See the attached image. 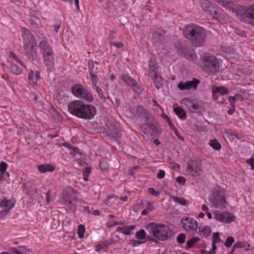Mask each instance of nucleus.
<instances>
[{
  "label": "nucleus",
  "instance_id": "nucleus-1",
  "mask_svg": "<svg viewBox=\"0 0 254 254\" xmlns=\"http://www.w3.org/2000/svg\"><path fill=\"white\" fill-rule=\"evenodd\" d=\"M68 110L77 118L91 120L96 114V108L92 105L84 103L81 100H74L68 105Z\"/></svg>",
  "mask_w": 254,
  "mask_h": 254
},
{
  "label": "nucleus",
  "instance_id": "nucleus-2",
  "mask_svg": "<svg viewBox=\"0 0 254 254\" xmlns=\"http://www.w3.org/2000/svg\"><path fill=\"white\" fill-rule=\"evenodd\" d=\"M183 34L194 47H201L204 45L207 37L205 29L196 24L189 25L183 30Z\"/></svg>",
  "mask_w": 254,
  "mask_h": 254
},
{
  "label": "nucleus",
  "instance_id": "nucleus-3",
  "mask_svg": "<svg viewBox=\"0 0 254 254\" xmlns=\"http://www.w3.org/2000/svg\"><path fill=\"white\" fill-rule=\"evenodd\" d=\"M24 50L26 57L34 61L37 57L36 41L30 31L26 28L22 29Z\"/></svg>",
  "mask_w": 254,
  "mask_h": 254
},
{
  "label": "nucleus",
  "instance_id": "nucleus-4",
  "mask_svg": "<svg viewBox=\"0 0 254 254\" xmlns=\"http://www.w3.org/2000/svg\"><path fill=\"white\" fill-rule=\"evenodd\" d=\"M147 228L152 233L153 236L157 240H153V242L159 241H164L171 238V235L169 232V229L162 223L157 224L154 222L148 224Z\"/></svg>",
  "mask_w": 254,
  "mask_h": 254
},
{
  "label": "nucleus",
  "instance_id": "nucleus-5",
  "mask_svg": "<svg viewBox=\"0 0 254 254\" xmlns=\"http://www.w3.org/2000/svg\"><path fill=\"white\" fill-rule=\"evenodd\" d=\"M236 13L242 21L254 25V4L248 7L239 6Z\"/></svg>",
  "mask_w": 254,
  "mask_h": 254
},
{
  "label": "nucleus",
  "instance_id": "nucleus-6",
  "mask_svg": "<svg viewBox=\"0 0 254 254\" xmlns=\"http://www.w3.org/2000/svg\"><path fill=\"white\" fill-rule=\"evenodd\" d=\"M71 91L74 96L81 100L88 103H91L93 100L92 92L81 84H74L71 87Z\"/></svg>",
  "mask_w": 254,
  "mask_h": 254
},
{
  "label": "nucleus",
  "instance_id": "nucleus-7",
  "mask_svg": "<svg viewBox=\"0 0 254 254\" xmlns=\"http://www.w3.org/2000/svg\"><path fill=\"white\" fill-rule=\"evenodd\" d=\"M204 69L212 74H215L219 70V63L218 59L214 56L209 54L203 57Z\"/></svg>",
  "mask_w": 254,
  "mask_h": 254
},
{
  "label": "nucleus",
  "instance_id": "nucleus-8",
  "mask_svg": "<svg viewBox=\"0 0 254 254\" xmlns=\"http://www.w3.org/2000/svg\"><path fill=\"white\" fill-rule=\"evenodd\" d=\"M209 201L215 208L224 207L226 206L225 193L223 190H215L209 197Z\"/></svg>",
  "mask_w": 254,
  "mask_h": 254
},
{
  "label": "nucleus",
  "instance_id": "nucleus-9",
  "mask_svg": "<svg viewBox=\"0 0 254 254\" xmlns=\"http://www.w3.org/2000/svg\"><path fill=\"white\" fill-rule=\"evenodd\" d=\"M181 105H184L189 112L191 113H198L203 108V103L196 99L190 98H184L180 101Z\"/></svg>",
  "mask_w": 254,
  "mask_h": 254
},
{
  "label": "nucleus",
  "instance_id": "nucleus-10",
  "mask_svg": "<svg viewBox=\"0 0 254 254\" xmlns=\"http://www.w3.org/2000/svg\"><path fill=\"white\" fill-rule=\"evenodd\" d=\"M175 47L178 54L187 60H190L194 56L193 51L190 46L178 43L175 45Z\"/></svg>",
  "mask_w": 254,
  "mask_h": 254
},
{
  "label": "nucleus",
  "instance_id": "nucleus-11",
  "mask_svg": "<svg viewBox=\"0 0 254 254\" xmlns=\"http://www.w3.org/2000/svg\"><path fill=\"white\" fill-rule=\"evenodd\" d=\"M181 222L184 229L187 232H194L198 228L197 222L190 217H183Z\"/></svg>",
  "mask_w": 254,
  "mask_h": 254
},
{
  "label": "nucleus",
  "instance_id": "nucleus-12",
  "mask_svg": "<svg viewBox=\"0 0 254 254\" xmlns=\"http://www.w3.org/2000/svg\"><path fill=\"white\" fill-rule=\"evenodd\" d=\"M121 79L128 86L130 87L134 92L138 94L141 92V86L131 76L126 74H124L121 76Z\"/></svg>",
  "mask_w": 254,
  "mask_h": 254
},
{
  "label": "nucleus",
  "instance_id": "nucleus-13",
  "mask_svg": "<svg viewBox=\"0 0 254 254\" xmlns=\"http://www.w3.org/2000/svg\"><path fill=\"white\" fill-rule=\"evenodd\" d=\"M187 171L192 176H196L201 171V165L196 160H190L188 163Z\"/></svg>",
  "mask_w": 254,
  "mask_h": 254
},
{
  "label": "nucleus",
  "instance_id": "nucleus-14",
  "mask_svg": "<svg viewBox=\"0 0 254 254\" xmlns=\"http://www.w3.org/2000/svg\"><path fill=\"white\" fill-rule=\"evenodd\" d=\"M214 218L217 221L226 223H230L235 219L234 215L230 212L217 213Z\"/></svg>",
  "mask_w": 254,
  "mask_h": 254
},
{
  "label": "nucleus",
  "instance_id": "nucleus-15",
  "mask_svg": "<svg viewBox=\"0 0 254 254\" xmlns=\"http://www.w3.org/2000/svg\"><path fill=\"white\" fill-rule=\"evenodd\" d=\"M199 83L198 79L193 78L192 80L186 82H180L178 84V88L181 90H190L191 88L196 89L197 84Z\"/></svg>",
  "mask_w": 254,
  "mask_h": 254
},
{
  "label": "nucleus",
  "instance_id": "nucleus-16",
  "mask_svg": "<svg viewBox=\"0 0 254 254\" xmlns=\"http://www.w3.org/2000/svg\"><path fill=\"white\" fill-rule=\"evenodd\" d=\"M136 115L144 119L145 122H147L151 119L152 117L151 113L149 111L141 105H138L135 110Z\"/></svg>",
  "mask_w": 254,
  "mask_h": 254
},
{
  "label": "nucleus",
  "instance_id": "nucleus-17",
  "mask_svg": "<svg viewBox=\"0 0 254 254\" xmlns=\"http://www.w3.org/2000/svg\"><path fill=\"white\" fill-rule=\"evenodd\" d=\"M106 133L109 137H111L116 139L120 138L122 135L121 131L116 126L112 124L107 126Z\"/></svg>",
  "mask_w": 254,
  "mask_h": 254
},
{
  "label": "nucleus",
  "instance_id": "nucleus-18",
  "mask_svg": "<svg viewBox=\"0 0 254 254\" xmlns=\"http://www.w3.org/2000/svg\"><path fill=\"white\" fill-rule=\"evenodd\" d=\"M39 48L43 56L54 52L51 46L47 40H43L40 42Z\"/></svg>",
  "mask_w": 254,
  "mask_h": 254
},
{
  "label": "nucleus",
  "instance_id": "nucleus-19",
  "mask_svg": "<svg viewBox=\"0 0 254 254\" xmlns=\"http://www.w3.org/2000/svg\"><path fill=\"white\" fill-rule=\"evenodd\" d=\"M40 72L38 71L34 72L33 70H31L28 76V83L32 86H37L38 81L40 79Z\"/></svg>",
  "mask_w": 254,
  "mask_h": 254
},
{
  "label": "nucleus",
  "instance_id": "nucleus-20",
  "mask_svg": "<svg viewBox=\"0 0 254 254\" xmlns=\"http://www.w3.org/2000/svg\"><path fill=\"white\" fill-rule=\"evenodd\" d=\"M54 52L43 55V61L48 69H51L54 66Z\"/></svg>",
  "mask_w": 254,
  "mask_h": 254
},
{
  "label": "nucleus",
  "instance_id": "nucleus-21",
  "mask_svg": "<svg viewBox=\"0 0 254 254\" xmlns=\"http://www.w3.org/2000/svg\"><path fill=\"white\" fill-rule=\"evenodd\" d=\"M14 202L10 199H7L4 198L2 201H0V206L3 207L9 211L14 206Z\"/></svg>",
  "mask_w": 254,
  "mask_h": 254
},
{
  "label": "nucleus",
  "instance_id": "nucleus-22",
  "mask_svg": "<svg viewBox=\"0 0 254 254\" xmlns=\"http://www.w3.org/2000/svg\"><path fill=\"white\" fill-rule=\"evenodd\" d=\"M199 235L201 237H206L211 233V228L208 226L200 225L198 227Z\"/></svg>",
  "mask_w": 254,
  "mask_h": 254
},
{
  "label": "nucleus",
  "instance_id": "nucleus-23",
  "mask_svg": "<svg viewBox=\"0 0 254 254\" xmlns=\"http://www.w3.org/2000/svg\"><path fill=\"white\" fill-rule=\"evenodd\" d=\"M135 237L137 240L143 241L144 243H145L149 239V236L146 235V232L143 229H140L136 232Z\"/></svg>",
  "mask_w": 254,
  "mask_h": 254
},
{
  "label": "nucleus",
  "instance_id": "nucleus-24",
  "mask_svg": "<svg viewBox=\"0 0 254 254\" xmlns=\"http://www.w3.org/2000/svg\"><path fill=\"white\" fill-rule=\"evenodd\" d=\"M135 227V226L133 225L125 226L124 227H118L117 229V231L126 235H129L130 234V231L133 230Z\"/></svg>",
  "mask_w": 254,
  "mask_h": 254
},
{
  "label": "nucleus",
  "instance_id": "nucleus-25",
  "mask_svg": "<svg viewBox=\"0 0 254 254\" xmlns=\"http://www.w3.org/2000/svg\"><path fill=\"white\" fill-rule=\"evenodd\" d=\"M38 170L41 173H46L48 172H53L55 170L54 166L51 164H42L40 165L38 167Z\"/></svg>",
  "mask_w": 254,
  "mask_h": 254
},
{
  "label": "nucleus",
  "instance_id": "nucleus-26",
  "mask_svg": "<svg viewBox=\"0 0 254 254\" xmlns=\"http://www.w3.org/2000/svg\"><path fill=\"white\" fill-rule=\"evenodd\" d=\"M212 92L214 93H218L221 95L229 93V90L224 86H214L212 87Z\"/></svg>",
  "mask_w": 254,
  "mask_h": 254
},
{
  "label": "nucleus",
  "instance_id": "nucleus-27",
  "mask_svg": "<svg viewBox=\"0 0 254 254\" xmlns=\"http://www.w3.org/2000/svg\"><path fill=\"white\" fill-rule=\"evenodd\" d=\"M152 35L153 42L155 44H160L164 38L163 35L158 31H153Z\"/></svg>",
  "mask_w": 254,
  "mask_h": 254
},
{
  "label": "nucleus",
  "instance_id": "nucleus-28",
  "mask_svg": "<svg viewBox=\"0 0 254 254\" xmlns=\"http://www.w3.org/2000/svg\"><path fill=\"white\" fill-rule=\"evenodd\" d=\"M200 4L202 9L207 12L214 6L208 0H200Z\"/></svg>",
  "mask_w": 254,
  "mask_h": 254
},
{
  "label": "nucleus",
  "instance_id": "nucleus-29",
  "mask_svg": "<svg viewBox=\"0 0 254 254\" xmlns=\"http://www.w3.org/2000/svg\"><path fill=\"white\" fill-rule=\"evenodd\" d=\"M174 111L180 119L184 120L187 119V114L182 108L179 107L175 108H174Z\"/></svg>",
  "mask_w": 254,
  "mask_h": 254
},
{
  "label": "nucleus",
  "instance_id": "nucleus-30",
  "mask_svg": "<svg viewBox=\"0 0 254 254\" xmlns=\"http://www.w3.org/2000/svg\"><path fill=\"white\" fill-rule=\"evenodd\" d=\"M26 194L29 196V197H34V195L37 193V189L36 186L34 184H31L27 188L26 190Z\"/></svg>",
  "mask_w": 254,
  "mask_h": 254
},
{
  "label": "nucleus",
  "instance_id": "nucleus-31",
  "mask_svg": "<svg viewBox=\"0 0 254 254\" xmlns=\"http://www.w3.org/2000/svg\"><path fill=\"white\" fill-rule=\"evenodd\" d=\"M9 68L11 72L15 75L20 74L22 71L21 68L19 67L17 64L13 63L11 64Z\"/></svg>",
  "mask_w": 254,
  "mask_h": 254
},
{
  "label": "nucleus",
  "instance_id": "nucleus-32",
  "mask_svg": "<svg viewBox=\"0 0 254 254\" xmlns=\"http://www.w3.org/2000/svg\"><path fill=\"white\" fill-rule=\"evenodd\" d=\"M154 82V84L155 86L158 89H160L163 86V82L162 77L160 76H158V75L152 79Z\"/></svg>",
  "mask_w": 254,
  "mask_h": 254
},
{
  "label": "nucleus",
  "instance_id": "nucleus-33",
  "mask_svg": "<svg viewBox=\"0 0 254 254\" xmlns=\"http://www.w3.org/2000/svg\"><path fill=\"white\" fill-rule=\"evenodd\" d=\"M209 144L212 148L216 150H219L221 148V144L216 139L210 140Z\"/></svg>",
  "mask_w": 254,
  "mask_h": 254
},
{
  "label": "nucleus",
  "instance_id": "nucleus-34",
  "mask_svg": "<svg viewBox=\"0 0 254 254\" xmlns=\"http://www.w3.org/2000/svg\"><path fill=\"white\" fill-rule=\"evenodd\" d=\"M208 13L210 14L213 18L216 19H218L220 17L219 13L214 5L209 10Z\"/></svg>",
  "mask_w": 254,
  "mask_h": 254
},
{
  "label": "nucleus",
  "instance_id": "nucleus-35",
  "mask_svg": "<svg viewBox=\"0 0 254 254\" xmlns=\"http://www.w3.org/2000/svg\"><path fill=\"white\" fill-rule=\"evenodd\" d=\"M65 205L68 207L70 211L74 212L76 210L77 207L76 200H70L68 203Z\"/></svg>",
  "mask_w": 254,
  "mask_h": 254
},
{
  "label": "nucleus",
  "instance_id": "nucleus-36",
  "mask_svg": "<svg viewBox=\"0 0 254 254\" xmlns=\"http://www.w3.org/2000/svg\"><path fill=\"white\" fill-rule=\"evenodd\" d=\"M172 198L175 202L178 203L182 206H186L188 204L187 201L183 197L172 196Z\"/></svg>",
  "mask_w": 254,
  "mask_h": 254
},
{
  "label": "nucleus",
  "instance_id": "nucleus-37",
  "mask_svg": "<svg viewBox=\"0 0 254 254\" xmlns=\"http://www.w3.org/2000/svg\"><path fill=\"white\" fill-rule=\"evenodd\" d=\"M75 191L71 186H67L64 188L63 194L71 195L74 194Z\"/></svg>",
  "mask_w": 254,
  "mask_h": 254
},
{
  "label": "nucleus",
  "instance_id": "nucleus-38",
  "mask_svg": "<svg viewBox=\"0 0 254 254\" xmlns=\"http://www.w3.org/2000/svg\"><path fill=\"white\" fill-rule=\"evenodd\" d=\"M9 56L10 58L13 59L16 62H17L18 64H19L20 65H21L23 67H25V66L24 64L23 63V62L17 57L16 54L13 52H9Z\"/></svg>",
  "mask_w": 254,
  "mask_h": 254
},
{
  "label": "nucleus",
  "instance_id": "nucleus-39",
  "mask_svg": "<svg viewBox=\"0 0 254 254\" xmlns=\"http://www.w3.org/2000/svg\"><path fill=\"white\" fill-rule=\"evenodd\" d=\"M85 231V228L83 225L80 224L78 225L77 229V234L79 238H83L84 237Z\"/></svg>",
  "mask_w": 254,
  "mask_h": 254
},
{
  "label": "nucleus",
  "instance_id": "nucleus-40",
  "mask_svg": "<svg viewBox=\"0 0 254 254\" xmlns=\"http://www.w3.org/2000/svg\"><path fill=\"white\" fill-rule=\"evenodd\" d=\"M154 209V206L149 201L147 202V207L141 212V215H145Z\"/></svg>",
  "mask_w": 254,
  "mask_h": 254
},
{
  "label": "nucleus",
  "instance_id": "nucleus-41",
  "mask_svg": "<svg viewBox=\"0 0 254 254\" xmlns=\"http://www.w3.org/2000/svg\"><path fill=\"white\" fill-rule=\"evenodd\" d=\"M90 76V79L92 82V85L93 87L98 86L97 83L99 80V78L98 76L95 74V73L89 74Z\"/></svg>",
  "mask_w": 254,
  "mask_h": 254
},
{
  "label": "nucleus",
  "instance_id": "nucleus-42",
  "mask_svg": "<svg viewBox=\"0 0 254 254\" xmlns=\"http://www.w3.org/2000/svg\"><path fill=\"white\" fill-rule=\"evenodd\" d=\"M161 117L166 121V122L168 124L169 126L171 128L174 127V125L171 121V119L166 114L163 113L161 114Z\"/></svg>",
  "mask_w": 254,
  "mask_h": 254
},
{
  "label": "nucleus",
  "instance_id": "nucleus-43",
  "mask_svg": "<svg viewBox=\"0 0 254 254\" xmlns=\"http://www.w3.org/2000/svg\"><path fill=\"white\" fill-rule=\"evenodd\" d=\"M94 87L96 90L97 93H98V97L101 99V100L103 102H105L106 97L103 95L102 89L98 86H96Z\"/></svg>",
  "mask_w": 254,
  "mask_h": 254
},
{
  "label": "nucleus",
  "instance_id": "nucleus-44",
  "mask_svg": "<svg viewBox=\"0 0 254 254\" xmlns=\"http://www.w3.org/2000/svg\"><path fill=\"white\" fill-rule=\"evenodd\" d=\"M146 125L154 133H159V130L157 127L152 123L148 122L146 123Z\"/></svg>",
  "mask_w": 254,
  "mask_h": 254
},
{
  "label": "nucleus",
  "instance_id": "nucleus-45",
  "mask_svg": "<svg viewBox=\"0 0 254 254\" xmlns=\"http://www.w3.org/2000/svg\"><path fill=\"white\" fill-rule=\"evenodd\" d=\"M91 172V169L90 167H87L85 168L83 172V180L85 181L88 180V177Z\"/></svg>",
  "mask_w": 254,
  "mask_h": 254
},
{
  "label": "nucleus",
  "instance_id": "nucleus-46",
  "mask_svg": "<svg viewBox=\"0 0 254 254\" xmlns=\"http://www.w3.org/2000/svg\"><path fill=\"white\" fill-rule=\"evenodd\" d=\"M94 62L93 61L90 60L88 62V69L89 74L95 73L94 71Z\"/></svg>",
  "mask_w": 254,
  "mask_h": 254
},
{
  "label": "nucleus",
  "instance_id": "nucleus-47",
  "mask_svg": "<svg viewBox=\"0 0 254 254\" xmlns=\"http://www.w3.org/2000/svg\"><path fill=\"white\" fill-rule=\"evenodd\" d=\"M186 235L184 233L180 234L177 237V241L180 244H183L185 242Z\"/></svg>",
  "mask_w": 254,
  "mask_h": 254
},
{
  "label": "nucleus",
  "instance_id": "nucleus-48",
  "mask_svg": "<svg viewBox=\"0 0 254 254\" xmlns=\"http://www.w3.org/2000/svg\"><path fill=\"white\" fill-rule=\"evenodd\" d=\"M234 238L231 236L227 238L226 240L224 243V245L227 247H230L232 244L234 242Z\"/></svg>",
  "mask_w": 254,
  "mask_h": 254
},
{
  "label": "nucleus",
  "instance_id": "nucleus-49",
  "mask_svg": "<svg viewBox=\"0 0 254 254\" xmlns=\"http://www.w3.org/2000/svg\"><path fill=\"white\" fill-rule=\"evenodd\" d=\"M212 242L215 243L222 242V240L219 237L218 232L214 233L212 235Z\"/></svg>",
  "mask_w": 254,
  "mask_h": 254
},
{
  "label": "nucleus",
  "instance_id": "nucleus-50",
  "mask_svg": "<svg viewBox=\"0 0 254 254\" xmlns=\"http://www.w3.org/2000/svg\"><path fill=\"white\" fill-rule=\"evenodd\" d=\"M108 167L109 165L107 161L105 160L100 161L99 164V168L101 170L105 171L108 168Z\"/></svg>",
  "mask_w": 254,
  "mask_h": 254
},
{
  "label": "nucleus",
  "instance_id": "nucleus-51",
  "mask_svg": "<svg viewBox=\"0 0 254 254\" xmlns=\"http://www.w3.org/2000/svg\"><path fill=\"white\" fill-rule=\"evenodd\" d=\"M109 243V240L105 241L102 245H98L96 248L97 252H100L101 249H107L110 245H107Z\"/></svg>",
  "mask_w": 254,
  "mask_h": 254
},
{
  "label": "nucleus",
  "instance_id": "nucleus-52",
  "mask_svg": "<svg viewBox=\"0 0 254 254\" xmlns=\"http://www.w3.org/2000/svg\"><path fill=\"white\" fill-rule=\"evenodd\" d=\"M130 244L133 246V247H137L138 246H139L140 245H142L143 244H144V242L142 241H141L139 240H131L130 241Z\"/></svg>",
  "mask_w": 254,
  "mask_h": 254
},
{
  "label": "nucleus",
  "instance_id": "nucleus-53",
  "mask_svg": "<svg viewBox=\"0 0 254 254\" xmlns=\"http://www.w3.org/2000/svg\"><path fill=\"white\" fill-rule=\"evenodd\" d=\"M148 192L150 194L156 197L158 196L160 193V191H156L153 188H149Z\"/></svg>",
  "mask_w": 254,
  "mask_h": 254
},
{
  "label": "nucleus",
  "instance_id": "nucleus-54",
  "mask_svg": "<svg viewBox=\"0 0 254 254\" xmlns=\"http://www.w3.org/2000/svg\"><path fill=\"white\" fill-rule=\"evenodd\" d=\"M9 173L7 172H2L0 173V181L6 180L9 177Z\"/></svg>",
  "mask_w": 254,
  "mask_h": 254
},
{
  "label": "nucleus",
  "instance_id": "nucleus-55",
  "mask_svg": "<svg viewBox=\"0 0 254 254\" xmlns=\"http://www.w3.org/2000/svg\"><path fill=\"white\" fill-rule=\"evenodd\" d=\"M7 164L6 162L2 161L0 163V172H6Z\"/></svg>",
  "mask_w": 254,
  "mask_h": 254
},
{
  "label": "nucleus",
  "instance_id": "nucleus-56",
  "mask_svg": "<svg viewBox=\"0 0 254 254\" xmlns=\"http://www.w3.org/2000/svg\"><path fill=\"white\" fill-rule=\"evenodd\" d=\"M70 153L71 155L73 156H75L76 154H82V153L80 152V150L76 146H74V147L72 148V150L70 151Z\"/></svg>",
  "mask_w": 254,
  "mask_h": 254
},
{
  "label": "nucleus",
  "instance_id": "nucleus-57",
  "mask_svg": "<svg viewBox=\"0 0 254 254\" xmlns=\"http://www.w3.org/2000/svg\"><path fill=\"white\" fill-rule=\"evenodd\" d=\"M149 69L156 70L157 64L151 60L149 61Z\"/></svg>",
  "mask_w": 254,
  "mask_h": 254
},
{
  "label": "nucleus",
  "instance_id": "nucleus-58",
  "mask_svg": "<svg viewBox=\"0 0 254 254\" xmlns=\"http://www.w3.org/2000/svg\"><path fill=\"white\" fill-rule=\"evenodd\" d=\"M165 175V172L163 170H159L157 175V178L158 179H162L164 178Z\"/></svg>",
  "mask_w": 254,
  "mask_h": 254
},
{
  "label": "nucleus",
  "instance_id": "nucleus-59",
  "mask_svg": "<svg viewBox=\"0 0 254 254\" xmlns=\"http://www.w3.org/2000/svg\"><path fill=\"white\" fill-rule=\"evenodd\" d=\"M70 200L69 196L63 194L62 197V201L64 205H65Z\"/></svg>",
  "mask_w": 254,
  "mask_h": 254
},
{
  "label": "nucleus",
  "instance_id": "nucleus-60",
  "mask_svg": "<svg viewBox=\"0 0 254 254\" xmlns=\"http://www.w3.org/2000/svg\"><path fill=\"white\" fill-rule=\"evenodd\" d=\"M241 97V95L236 94L234 96H229L228 99L230 102H235L238 100Z\"/></svg>",
  "mask_w": 254,
  "mask_h": 254
},
{
  "label": "nucleus",
  "instance_id": "nucleus-61",
  "mask_svg": "<svg viewBox=\"0 0 254 254\" xmlns=\"http://www.w3.org/2000/svg\"><path fill=\"white\" fill-rule=\"evenodd\" d=\"M234 248H243L245 247V245L241 242H238L235 243L234 245Z\"/></svg>",
  "mask_w": 254,
  "mask_h": 254
},
{
  "label": "nucleus",
  "instance_id": "nucleus-62",
  "mask_svg": "<svg viewBox=\"0 0 254 254\" xmlns=\"http://www.w3.org/2000/svg\"><path fill=\"white\" fill-rule=\"evenodd\" d=\"M176 181L179 184H185L186 182L185 178L183 176H179L177 178Z\"/></svg>",
  "mask_w": 254,
  "mask_h": 254
},
{
  "label": "nucleus",
  "instance_id": "nucleus-63",
  "mask_svg": "<svg viewBox=\"0 0 254 254\" xmlns=\"http://www.w3.org/2000/svg\"><path fill=\"white\" fill-rule=\"evenodd\" d=\"M61 27V22L58 21L56 22L54 25V29L56 33H58L59 31L60 27Z\"/></svg>",
  "mask_w": 254,
  "mask_h": 254
},
{
  "label": "nucleus",
  "instance_id": "nucleus-64",
  "mask_svg": "<svg viewBox=\"0 0 254 254\" xmlns=\"http://www.w3.org/2000/svg\"><path fill=\"white\" fill-rule=\"evenodd\" d=\"M157 75V72L156 70H150L149 69V76L152 79L155 77H156Z\"/></svg>",
  "mask_w": 254,
  "mask_h": 254
}]
</instances>
